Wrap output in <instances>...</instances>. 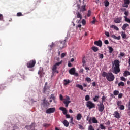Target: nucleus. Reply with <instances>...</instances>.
I'll use <instances>...</instances> for the list:
<instances>
[{
  "label": "nucleus",
  "mask_w": 130,
  "mask_h": 130,
  "mask_svg": "<svg viewBox=\"0 0 130 130\" xmlns=\"http://www.w3.org/2000/svg\"><path fill=\"white\" fill-rule=\"evenodd\" d=\"M102 77H104V78L106 77V79L108 81H109V82H113V81H114V79H115L114 75H113V74L111 72L107 73L105 72H103L102 74Z\"/></svg>",
  "instance_id": "1"
},
{
  "label": "nucleus",
  "mask_w": 130,
  "mask_h": 130,
  "mask_svg": "<svg viewBox=\"0 0 130 130\" xmlns=\"http://www.w3.org/2000/svg\"><path fill=\"white\" fill-rule=\"evenodd\" d=\"M114 62L115 67H114L113 73L116 75H117L118 73H120V68H119V61L118 60H115Z\"/></svg>",
  "instance_id": "2"
},
{
  "label": "nucleus",
  "mask_w": 130,
  "mask_h": 130,
  "mask_svg": "<svg viewBox=\"0 0 130 130\" xmlns=\"http://www.w3.org/2000/svg\"><path fill=\"white\" fill-rule=\"evenodd\" d=\"M122 11H125L124 15H125V16H124L125 22H126L127 23L130 24V19L127 18V16H128V11H126V8L123 9Z\"/></svg>",
  "instance_id": "3"
},
{
  "label": "nucleus",
  "mask_w": 130,
  "mask_h": 130,
  "mask_svg": "<svg viewBox=\"0 0 130 130\" xmlns=\"http://www.w3.org/2000/svg\"><path fill=\"white\" fill-rule=\"evenodd\" d=\"M66 40H64L63 41H60L58 44V46L59 47V49L61 50L63 48H64V47H67V44L66 43Z\"/></svg>",
  "instance_id": "4"
},
{
  "label": "nucleus",
  "mask_w": 130,
  "mask_h": 130,
  "mask_svg": "<svg viewBox=\"0 0 130 130\" xmlns=\"http://www.w3.org/2000/svg\"><path fill=\"white\" fill-rule=\"evenodd\" d=\"M86 106L89 108V109H92V108H95L96 105L92 101H87L86 102Z\"/></svg>",
  "instance_id": "5"
},
{
  "label": "nucleus",
  "mask_w": 130,
  "mask_h": 130,
  "mask_svg": "<svg viewBox=\"0 0 130 130\" xmlns=\"http://www.w3.org/2000/svg\"><path fill=\"white\" fill-rule=\"evenodd\" d=\"M36 63V61L35 60H30L27 63V68H33Z\"/></svg>",
  "instance_id": "6"
},
{
  "label": "nucleus",
  "mask_w": 130,
  "mask_h": 130,
  "mask_svg": "<svg viewBox=\"0 0 130 130\" xmlns=\"http://www.w3.org/2000/svg\"><path fill=\"white\" fill-rule=\"evenodd\" d=\"M69 74H70V75H75L76 77L79 76V74L76 73V69L75 68H72L69 70Z\"/></svg>",
  "instance_id": "7"
},
{
  "label": "nucleus",
  "mask_w": 130,
  "mask_h": 130,
  "mask_svg": "<svg viewBox=\"0 0 130 130\" xmlns=\"http://www.w3.org/2000/svg\"><path fill=\"white\" fill-rule=\"evenodd\" d=\"M98 110L100 112H102L104 110V105L103 103L100 102V104L98 105Z\"/></svg>",
  "instance_id": "8"
},
{
  "label": "nucleus",
  "mask_w": 130,
  "mask_h": 130,
  "mask_svg": "<svg viewBox=\"0 0 130 130\" xmlns=\"http://www.w3.org/2000/svg\"><path fill=\"white\" fill-rule=\"evenodd\" d=\"M57 67H56L55 66H53L51 77H53V76L55 75V73H56V74H58L59 72L58 71H57Z\"/></svg>",
  "instance_id": "9"
},
{
  "label": "nucleus",
  "mask_w": 130,
  "mask_h": 130,
  "mask_svg": "<svg viewBox=\"0 0 130 130\" xmlns=\"http://www.w3.org/2000/svg\"><path fill=\"white\" fill-rule=\"evenodd\" d=\"M55 108H48L46 111V113H47L48 114H50L51 113H53L54 112H55Z\"/></svg>",
  "instance_id": "10"
},
{
  "label": "nucleus",
  "mask_w": 130,
  "mask_h": 130,
  "mask_svg": "<svg viewBox=\"0 0 130 130\" xmlns=\"http://www.w3.org/2000/svg\"><path fill=\"white\" fill-rule=\"evenodd\" d=\"M113 116L115 117V118H117L118 119H119V118L121 117L120 114H119L117 111L114 112Z\"/></svg>",
  "instance_id": "11"
},
{
  "label": "nucleus",
  "mask_w": 130,
  "mask_h": 130,
  "mask_svg": "<svg viewBox=\"0 0 130 130\" xmlns=\"http://www.w3.org/2000/svg\"><path fill=\"white\" fill-rule=\"evenodd\" d=\"M130 4V0H124V4L123 7L124 8H128V5Z\"/></svg>",
  "instance_id": "12"
},
{
  "label": "nucleus",
  "mask_w": 130,
  "mask_h": 130,
  "mask_svg": "<svg viewBox=\"0 0 130 130\" xmlns=\"http://www.w3.org/2000/svg\"><path fill=\"white\" fill-rule=\"evenodd\" d=\"M94 44L101 47V46H102V41H101V40L96 41L94 42Z\"/></svg>",
  "instance_id": "13"
},
{
  "label": "nucleus",
  "mask_w": 130,
  "mask_h": 130,
  "mask_svg": "<svg viewBox=\"0 0 130 130\" xmlns=\"http://www.w3.org/2000/svg\"><path fill=\"white\" fill-rule=\"evenodd\" d=\"M121 18H116L114 19V22L116 23V24H119V23H121Z\"/></svg>",
  "instance_id": "14"
},
{
  "label": "nucleus",
  "mask_w": 130,
  "mask_h": 130,
  "mask_svg": "<svg viewBox=\"0 0 130 130\" xmlns=\"http://www.w3.org/2000/svg\"><path fill=\"white\" fill-rule=\"evenodd\" d=\"M59 110H61V111H63V114H64L66 115L67 113H68V111H67V109L62 107H61L59 108Z\"/></svg>",
  "instance_id": "15"
},
{
  "label": "nucleus",
  "mask_w": 130,
  "mask_h": 130,
  "mask_svg": "<svg viewBox=\"0 0 130 130\" xmlns=\"http://www.w3.org/2000/svg\"><path fill=\"white\" fill-rule=\"evenodd\" d=\"M71 83V81L69 79H64L63 80V84L64 86H67V85H69Z\"/></svg>",
  "instance_id": "16"
},
{
  "label": "nucleus",
  "mask_w": 130,
  "mask_h": 130,
  "mask_svg": "<svg viewBox=\"0 0 130 130\" xmlns=\"http://www.w3.org/2000/svg\"><path fill=\"white\" fill-rule=\"evenodd\" d=\"M127 27H129V24H128L127 23L124 24L122 27V30H123V31H126Z\"/></svg>",
  "instance_id": "17"
},
{
  "label": "nucleus",
  "mask_w": 130,
  "mask_h": 130,
  "mask_svg": "<svg viewBox=\"0 0 130 130\" xmlns=\"http://www.w3.org/2000/svg\"><path fill=\"white\" fill-rule=\"evenodd\" d=\"M47 90H49V87L44 86V88L43 89V93L44 94H46V92L47 91Z\"/></svg>",
  "instance_id": "18"
},
{
  "label": "nucleus",
  "mask_w": 130,
  "mask_h": 130,
  "mask_svg": "<svg viewBox=\"0 0 130 130\" xmlns=\"http://www.w3.org/2000/svg\"><path fill=\"white\" fill-rule=\"evenodd\" d=\"M63 103L65 104V107H68V106H69V104L71 103V102L70 101L64 100Z\"/></svg>",
  "instance_id": "19"
},
{
  "label": "nucleus",
  "mask_w": 130,
  "mask_h": 130,
  "mask_svg": "<svg viewBox=\"0 0 130 130\" xmlns=\"http://www.w3.org/2000/svg\"><path fill=\"white\" fill-rule=\"evenodd\" d=\"M82 114L78 113L76 116V119L77 120H81L82 119Z\"/></svg>",
  "instance_id": "20"
},
{
  "label": "nucleus",
  "mask_w": 130,
  "mask_h": 130,
  "mask_svg": "<svg viewBox=\"0 0 130 130\" xmlns=\"http://www.w3.org/2000/svg\"><path fill=\"white\" fill-rule=\"evenodd\" d=\"M43 105L44 106H49V105H50V104L48 102H46L45 99L43 100Z\"/></svg>",
  "instance_id": "21"
},
{
  "label": "nucleus",
  "mask_w": 130,
  "mask_h": 130,
  "mask_svg": "<svg viewBox=\"0 0 130 130\" xmlns=\"http://www.w3.org/2000/svg\"><path fill=\"white\" fill-rule=\"evenodd\" d=\"M63 124H64V126H66V127H68L69 126V124H70V123H69L67 120H64L63 122Z\"/></svg>",
  "instance_id": "22"
},
{
  "label": "nucleus",
  "mask_w": 130,
  "mask_h": 130,
  "mask_svg": "<svg viewBox=\"0 0 130 130\" xmlns=\"http://www.w3.org/2000/svg\"><path fill=\"white\" fill-rule=\"evenodd\" d=\"M124 77H127V76H130V72L127 71H125L123 73Z\"/></svg>",
  "instance_id": "23"
},
{
  "label": "nucleus",
  "mask_w": 130,
  "mask_h": 130,
  "mask_svg": "<svg viewBox=\"0 0 130 130\" xmlns=\"http://www.w3.org/2000/svg\"><path fill=\"white\" fill-rule=\"evenodd\" d=\"M110 28H112V29H114V30H116V31L119 30V28H118V27H117V26L114 25H112L110 26Z\"/></svg>",
  "instance_id": "24"
},
{
  "label": "nucleus",
  "mask_w": 130,
  "mask_h": 130,
  "mask_svg": "<svg viewBox=\"0 0 130 130\" xmlns=\"http://www.w3.org/2000/svg\"><path fill=\"white\" fill-rule=\"evenodd\" d=\"M76 16H77V18H78V19H80V20H82V14H81L80 12H78L76 13Z\"/></svg>",
  "instance_id": "25"
},
{
  "label": "nucleus",
  "mask_w": 130,
  "mask_h": 130,
  "mask_svg": "<svg viewBox=\"0 0 130 130\" xmlns=\"http://www.w3.org/2000/svg\"><path fill=\"white\" fill-rule=\"evenodd\" d=\"M38 75L40 76V78L43 77V72L41 70H39L38 72Z\"/></svg>",
  "instance_id": "26"
},
{
  "label": "nucleus",
  "mask_w": 130,
  "mask_h": 130,
  "mask_svg": "<svg viewBox=\"0 0 130 130\" xmlns=\"http://www.w3.org/2000/svg\"><path fill=\"white\" fill-rule=\"evenodd\" d=\"M76 87L79 88L80 90H84V88L83 87V86L81 84H77Z\"/></svg>",
  "instance_id": "27"
},
{
  "label": "nucleus",
  "mask_w": 130,
  "mask_h": 130,
  "mask_svg": "<svg viewBox=\"0 0 130 130\" xmlns=\"http://www.w3.org/2000/svg\"><path fill=\"white\" fill-rule=\"evenodd\" d=\"M121 37L123 39H125L126 38V34H125V32L122 31L121 33Z\"/></svg>",
  "instance_id": "28"
},
{
  "label": "nucleus",
  "mask_w": 130,
  "mask_h": 130,
  "mask_svg": "<svg viewBox=\"0 0 130 130\" xmlns=\"http://www.w3.org/2000/svg\"><path fill=\"white\" fill-rule=\"evenodd\" d=\"M92 121L93 123H97L98 122V120L95 117H93L92 119Z\"/></svg>",
  "instance_id": "29"
},
{
  "label": "nucleus",
  "mask_w": 130,
  "mask_h": 130,
  "mask_svg": "<svg viewBox=\"0 0 130 130\" xmlns=\"http://www.w3.org/2000/svg\"><path fill=\"white\" fill-rule=\"evenodd\" d=\"M82 62L83 63L82 67H85L86 66V60L85 59V57H83L82 59Z\"/></svg>",
  "instance_id": "30"
},
{
  "label": "nucleus",
  "mask_w": 130,
  "mask_h": 130,
  "mask_svg": "<svg viewBox=\"0 0 130 130\" xmlns=\"http://www.w3.org/2000/svg\"><path fill=\"white\" fill-rule=\"evenodd\" d=\"M92 50H93V51L94 52H97V51H98V50H99V49H98V47H92Z\"/></svg>",
  "instance_id": "31"
},
{
  "label": "nucleus",
  "mask_w": 130,
  "mask_h": 130,
  "mask_svg": "<svg viewBox=\"0 0 130 130\" xmlns=\"http://www.w3.org/2000/svg\"><path fill=\"white\" fill-rule=\"evenodd\" d=\"M108 48L109 49V53H112V51H113V48L112 47L108 46Z\"/></svg>",
  "instance_id": "32"
},
{
  "label": "nucleus",
  "mask_w": 130,
  "mask_h": 130,
  "mask_svg": "<svg viewBox=\"0 0 130 130\" xmlns=\"http://www.w3.org/2000/svg\"><path fill=\"white\" fill-rule=\"evenodd\" d=\"M98 56L99 58H100L101 59H103V57H104V55H103V54H101L100 53L98 54Z\"/></svg>",
  "instance_id": "33"
},
{
  "label": "nucleus",
  "mask_w": 130,
  "mask_h": 130,
  "mask_svg": "<svg viewBox=\"0 0 130 130\" xmlns=\"http://www.w3.org/2000/svg\"><path fill=\"white\" fill-rule=\"evenodd\" d=\"M118 86L119 87H124V83L123 82H120V83H118Z\"/></svg>",
  "instance_id": "34"
},
{
  "label": "nucleus",
  "mask_w": 130,
  "mask_h": 130,
  "mask_svg": "<svg viewBox=\"0 0 130 130\" xmlns=\"http://www.w3.org/2000/svg\"><path fill=\"white\" fill-rule=\"evenodd\" d=\"M100 127L101 129L103 130V129H106V128L105 127V126H104V125H103V124H100Z\"/></svg>",
  "instance_id": "35"
},
{
  "label": "nucleus",
  "mask_w": 130,
  "mask_h": 130,
  "mask_svg": "<svg viewBox=\"0 0 130 130\" xmlns=\"http://www.w3.org/2000/svg\"><path fill=\"white\" fill-rule=\"evenodd\" d=\"M98 99H99V95H96L94 98H93V101L95 102L98 101Z\"/></svg>",
  "instance_id": "36"
},
{
  "label": "nucleus",
  "mask_w": 130,
  "mask_h": 130,
  "mask_svg": "<svg viewBox=\"0 0 130 130\" xmlns=\"http://www.w3.org/2000/svg\"><path fill=\"white\" fill-rule=\"evenodd\" d=\"M118 107L120 110H124V106L123 105H121Z\"/></svg>",
  "instance_id": "37"
},
{
  "label": "nucleus",
  "mask_w": 130,
  "mask_h": 130,
  "mask_svg": "<svg viewBox=\"0 0 130 130\" xmlns=\"http://www.w3.org/2000/svg\"><path fill=\"white\" fill-rule=\"evenodd\" d=\"M113 94L115 96H117L119 94V91L118 90H115L113 92Z\"/></svg>",
  "instance_id": "38"
},
{
  "label": "nucleus",
  "mask_w": 130,
  "mask_h": 130,
  "mask_svg": "<svg viewBox=\"0 0 130 130\" xmlns=\"http://www.w3.org/2000/svg\"><path fill=\"white\" fill-rule=\"evenodd\" d=\"M81 11L82 12L86 11V5H83L81 6Z\"/></svg>",
  "instance_id": "39"
},
{
  "label": "nucleus",
  "mask_w": 130,
  "mask_h": 130,
  "mask_svg": "<svg viewBox=\"0 0 130 130\" xmlns=\"http://www.w3.org/2000/svg\"><path fill=\"white\" fill-rule=\"evenodd\" d=\"M43 126L44 127H49V126H50V124L47 123H44L43 124Z\"/></svg>",
  "instance_id": "40"
},
{
  "label": "nucleus",
  "mask_w": 130,
  "mask_h": 130,
  "mask_svg": "<svg viewBox=\"0 0 130 130\" xmlns=\"http://www.w3.org/2000/svg\"><path fill=\"white\" fill-rule=\"evenodd\" d=\"M104 3L105 4V7H108V6H109V2L106 0Z\"/></svg>",
  "instance_id": "41"
},
{
  "label": "nucleus",
  "mask_w": 130,
  "mask_h": 130,
  "mask_svg": "<svg viewBox=\"0 0 130 130\" xmlns=\"http://www.w3.org/2000/svg\"><path fill=\"white\" fill-rule=\"evenodd\" d=\"M106 99V97L105 96H103L102 97V102L101 103H103L104 102H105V100Z\"/></svg>",
  "instance_id": "42"
},
{
  "label": "nucleus",
  "mask_w": 130,
  "mask_h": 130,
  "mask_svg": "<svg viewBox=\"0 0 130 130\" xmlns=\"http://www.w3.org/2000/svg\"><path fill=\"white\" fill-rule=\"evenodd\" d=\"M85 101H89V100H90V95H86L85 96Z\"/></svg>",
  "instance_id": "43"
},
{
  "label": "nucleus",
  "mask_w": 130,
  "mask_h": 130,
  "mask_svg": "<svg viewBox=\"0 0 130 130\" xmlns=\"http://www.w3.org/2000/svg\"><path fill=\"white\" fill-rule=\"evenodd\" d=\"M120 80L121 81H123V82H126V79H125L123 76H121L120 77Z\"/></svg>",
  "instance_id": "44"
},
{
  "label": "nucleus",
  "mask_w": 130,
  "mask_h": 130,
  "mask_svg": "<svg viewBox=\"0 0 130 130\" xmlns=\"http://www.w3.org/2000/svg\"><path fill=\"white\" fill-rule=\"evenodd\" d=\"M85 81L88 83H90V82H91V78L90 77H86L85 78Z\"/></svg>",
  "instance_id": "45"
},
{
  "label": "nucleus",
  "mask_w": 130,
  "mask_h": 130,
  "mask_svg": "<svg viewBox=\"0 0 130 130\" xmlns=\"http://www.w3.org/2000/svg\"><path fill=\"white\" fill-rule=\"evenodd\" d=\"M50 99H53V100H54V99H56L55 96H54V94H51Z\"/></svg>",
  "instance_id": "46"
},
{
  "label": "nucleus",
  "mask_w": 130,
  "mask_h": 130,
  "mask_svg": "<svg viewBox=\"0 0 130 130\" xmlns=\"http://www.w3.org/2000/svg\"><path fill=\"white\" fill-rule=\"evenodd\" d=\"M122 103L121 102V101H119L117 102V105L118 106V107H119V106L121 105Z\"/></svg>",
  "instance_id": "47"
},
{
  "label": "nucleus",
  "mask_w": 130,
  "mask_h": 130,
  "mask_svg": "<svg viewBox=\"0 0 130 130\" xmlns=\"http://www.w3.org/2000/svg\"><path fill=\"white\" fill-rule=\"evenodd\" d=\"M88 130H95V129H94V127L90 125L88 126Z\"/></svg>",
  "instance_id": "48"
},
{
  "label": "nucleus",
  "mask_w": 130,
  "mask_h": 130,
  "mask_svg": "<svg viewBox=\"0 0 130 130\" xmlns=\"http://www.w3.org/2000/svg\"><path fill=\"white\" fill-rule=\"evenodd\" d=\"M62 61H60L58 62H57L55 63V64L53 65V66H55V67H57V66H60V64H61Z\"/></svg>",
  "instance_id": "49"
},
{
  "label": "nucleus",
  "mask_w": 130,
  "mask_h": 130,
  "mask_svg": "<svg viewBox=\"0 0 130 130\" xmlns=\"http://www.w3.org/2000/svg\"><path fill=\"white\" fill-rule=\"evenodd\" d=\"M87 16V17H90L91 16V10H88V11Z\"/></svg>",
  "instance_id": "50"
},
{
  "label": "nucleus",
  "mask_w": 130,
  "mask_h": 130,
  "mask_svg": "<svg viewBox=\"0 0 130 130\" xmlns=\"http://www.w3.org/2000/svg\"><path fill=\"white\" fill-rule=\"evenodd\" d=\"M70 123H72V124H74V123L73 122L74 121V118L73 117H70Z\"/></svg>",
  "instance_id": "51"
},
{
  "label": "nucleus",
  "mask_w": 130,
  "mask_h": 130,
  "mask_svg": "<svg viewBox=\"0 0 130 130\" xmlns=\"http://www.w3.org/2000/svg\"><path fill=\"white\" fill-rule=\"evenodd\" d=\"M92 23L95 24L96 23V18L95 17H93V21L91 22Z\"/></svg>",
  "instance_id": "52"
},
{
  "label": "nucleus",
  "mask_w": 130,
  "mask_h": 130,
  "mask_svg": "<svg viewBox=\"0 0 130 130\" xmlns=\"http://www.w3.org/2000/svg\"><path fill=\"white\" fill-rule=\"evenodd\" d=\"M17 17H21V16H23L21 12H18L17 13Z\"/></svg>",
  "instance_id": "53"
},
{
  "label": "nucleus",
  "mask_w": 130,
  "mask_h": 130,
  "mask_svg": "<svg viewBox=\"0 0 130 130\" xmlns=\"http://www.w3.org/2000/svg\"><path fill=\"white\" fill-rule=\"evenodd\" d=\"M82 24L83 25V26H85V25H86V20L83 19L82 21Z\"/></svg>",
  "instance_id": "54"
},
{
  "label": "nucleus",
  "mask_w": 130,
  "mask_h": 130,
  "mask_svg": "<svg viewBox=\"0 0 130 130\" xmlns=\"http://www.w3.org/2000/svg\"><path fill=\"white\" fill-rule=\"evenodd\" d=\"M4 20V16L3 14H0V21H3Z\"/></svg>",
  "instance_id": "55"
},
{
  "label": "nucleus",
  "mask_w": 130,
  "mask_h": 130,
  "mask_svg": "<svg viewBox=\"0 0 130 130\" xmlns=\"http://www.w3.org/2000/svg\"><path fill=\"white\" fill-rule=\"evenodd\" d=\"M64 56H66V53H62L61 54V58H63V57H64Z\"/></svg>",
  "instance_id": "56"
},
{
  "label": "nucleus",
  "mask_w": 130,
  "mask_h": 130,
  "mask_svg": "<svg viewBox=\"0 0 130 130\" xmlns=\"http://www.w3.org/2000/svg\"><path fill=\"white\" fill-rule=\"evenodd\" d=\"M111 37L112 38H114V39H117V37H116V36H115V35H112L111 36Z\"/></svg>",
  "instance_id": "57"
},
{
  "label": "nucleus",
  "mask_w": 130,
  "mask_h": 130,
  "mask_svg": "<svg viewBox=\"0 0 130 130\" xmlns=\"http://www.w3.org/2000/svg\"><path fill=\"white\" fill-rule=\"evenodd\" d=\"M79 128L80 129H84V127L81 124L79 125Z\"/></svg>",
  "instance_id": "58"
},
{
  "label": "nucleus",
  "mask_w": 130,
  "mask_h": 130,
  "mask_svg": "<svg viewBox=\"0 0 130 130\" xmlns=\"http://www.w3.org/2000/svg\"><path fill=\"white\" fill-rule=\"evenodd\" d=\"M105 35H106L107 37H109V32L105 31Z\"/></svg>",
  "instance_id": "59"
},
{
  "label": "nucleus",
  "mask_w": 130,
  "mask_h": 130,
  "mask_svg": "<svg viewBox=\"0 0 130 130\" xmlns=\"http://www.w3.org/2000/svg\"><path fill=\"white\" fill-rule=\"evenodd\" d=\"M59 98H60V100L62 101V100H63V96H62V95L61 94H60L59 95Z\"/></svg>",
  "instance_id": "60"
},
{
  "label": "nucleus",
  "mask_w": 130,
  "mask_h": 130,
  "mask_svg": "<svg viewBox=\"0 0 130 130\" xmlns=\"http://www.w3.org/2000/svg\"><path fill=\"white\" fill-rule=\"evenodd\" d=\"M66 99H65L64 100H67L68 101H70V100L71 99V98H70V97L68 96H66Z\"/></svg>",
  "instance_id": "61"
},
{
  "label": "nucleus",
  "mask_w": 130,
  "mask_h": 130,
  "mask_svg": "<svg viewBox=\"0 0 130 130\" xmlns=\"http://www.w3.org/2000/svg\"><path fill=\"white\" fill-rule=\"evenodd\" d=\"M66 115V118H71V116L69 114H66V115Z\"/></svg>",
  "instance_id": "62"
},
{
  "label": "nucleus",
  "mask_w": 130,
  "mask_h": 130,
  "mask_svg": "<svg viewBox=\"0 0 130 130\" xmlns=\"http://www.w3.org/2000/svg\"><path fill=\"white\" fill-rule=\"evenodd\" d=\"M104 43H105V44H109V42L108 41V40H105V41H104Z\"/></svg>",
  "instance_id": "63"
},
{
  "label": "nucleus",
  "mask_w": 130,
  "mask_h": 130,
  "mask_svg": "<svg viewBox=\"0 0 130 130\" xmlns=\"http://www.w3.org/2000/svg\"><path fill=\"white\" fill-rule=\"evenodd\" d=\"M118 98H122V93L118 94Z\"/></svg>",
  "instance_id": "64"
}]
</instances>
